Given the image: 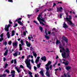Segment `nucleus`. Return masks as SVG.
<instances>
[{
  "label": "nucleus",
  "mask_w": 77,
  "mask_h": 77,
  "mask_svg": "<svg viewBox=\"0 0 77 77\" xmlns=\"http://www.w3.org/2000/svg\"><path fill=\"white\" fill-rule=\"evenodd\" d=\"M64 19L65 20H66L67 21H68L67 23H68L69 25H72V27H74V26H75L74 24V23H72V21L70 20L71 19V16H69V18L68 17H66V18H64Z\"/></svg>",
  "instance_id": "1"
},
{
  "label": "nucleus",
  "mask_w": 77,
  "mask_h": 77,
  "mask_svg": "<svg viewBox=\"0 0 77 77\" xmlns=\"http://www.w3.org/2000/svg\"><path fill=\"white\" fill-rule=\"evenodd\" d=\"M20 42L21 44H20L19 46V50L21 51L23 50V48H22V45H24V41L23 40H21L20 41Z\"/></svg>",
  "instance_id": "2"
},
{
  "label": "nucleus",
  "mask_w": 77,
  "mask_h": 77,
  "mask_svg": "<svg viewBox=\"0 0 77 77\" xmlns=\"http://www.w3.org/2000/svg\"><path fill=\"white\" fill-rule=\"evenodd\" d=\"M11 26V24H8L7 27V25H6L5 27V31H6L7 32H9V28Z\"/></svg>",
  "instance_id": "3"
},
{
  "label": "nucleus",
  "mask_w": 77,
  "mask_h": 77,
  "mask_svg": "<svg viewBox=\"0 0 77 77\" xmlns=\"http://www.w3.org/2000/svg\"><path fill=\"white\" fill-rule=\"evenodd\" d=\"M62 39L65 41L66 43H68V39L65 36H63L62 37Z\"/></svg>",
  "instance_id": "4"
},
{
  "label": "nucleus",
  "mask_w": 77,
  "mask_h": 77,
  "mask_svg": "<svg viewBox=\"0 0 77 77\" xmlns=\"http://www.w3.org/2000/svg\"><path fill=\"white\" fill-rule=\"evenodd\" d=\"M18 45V42H14L13 43V45L14 47H17Z\"/></svg>",
  "instance_id": "5"
},
{
  "label": "nucleus",
  "mask_w": 77,
  "mask_h": 77,
  "mask_svg": "<svg viewBox=\"0 0 77 77\" xmlns=\"http://www.w3.org/2000/svg\"><path fill=\"white\" fill-rule=\"evenodd\" d=\"M41 59L42 60H44V62H46V60H47V58H46V57L45 56L42 57L41 58Z\"/></svg>",
  "instance_id": "6"
},
{
  "label": "nucleus",
  "mask_w": 77,
  "mask_h": 77,
  "mask_svg": "<svg viewBox=\"0 0 77 77\" xmlns=\"http://www.w3.org/2000/svg\"><path fill=\"white\" fill-rule=\"evenodd\" d=\"M26 44L27 47H30L31 44H30V42H29L28 41H27L26 42Z\"/></svg>",
  "instance_id": "7"
},
{
  "label": "nucleus",
  "mask_w": 77,
  "mask_h": 77,
  "mask_svg": "<svg viewBox=\"0 0 77 77\" xmlns=\"http://www.w3.org/2000/svg\"><path fill=\"white\" fill-rule=\"evenodd\" d=\"M63 27L64 28H68V26L65 23V22H64L63 24Z\"/></svg>",
  "instance_id": "8"
},
{
  "label": "nucleus",
  "mask_w": 77,
  "mask_h": 77,
  "mask_svg": "<svg viewBox=\"0 0 77 77\" xmlns=\"http://www.w3.org/2000/svg\"><path fill=\"white\" fill-rule=\"evenodd\" d=\"M18 51H16L14 54H13V55L14 56H15V57L18 56Z\"/></svg>",
  "instance_id": "9"
},
{
  "label": "nucleus",
  "mask_w": 77,
  "mask_h": 77,
  "mask_svg": "<svg viewBox=\"0 0 77 77\" xmlns=\"http://www.w3.org/2000/svg\"><path fill=\"white\" fill-rule=\"evenodd\" d=\"M37 19L38 21H39V20H40V19H41V21H43L45 23H46V22H45V20H44V19H41V18H40V17H39V18L38 17Z\"/></svg>",
  "instance_id": "10"
},
{
  "label": "nucleus",
  "mask_w": 77,
  "mask_h": 77,
  "mask_svg": "<svg viewBox=\"0 0 77 77\" xmlns=\"http://www.w3.org/2000/svg\"><path fill=\"white\" fill-rule=\"evenodd\" d=\"M30 61H31V60L30 59L28 60H26V61H25V62L27 64V63H30Z\"/></svg>",
  "instance_id": "11"
},
{
  "label": "nucleus",
  "mask_w": 77,
  "mask_h": 77,
  "mask_svg": "<svg viewBox=\"0 0 77 77\" xmlns=\"http://www.w3.org/2000/svg\"><path fill=\"white\" fill-rule=\"evenodd\" d=\"M62 10L63 9V8L62 7H60L59 8H57V12H58V11H61V10Z\"/></svg>",
  "instance_id": "12"
},
{
  "label": "nucleus",
  "mask_w": 77,
  "mask_h": 77,
  "mask_svg": "<svg viewBox=\"0 0 77 77\" xmlns=\"http://www.w3.org/2000/svg\"><path fill=\"white\" fill-rule=\"evenodd\" d=\"M65 68L66 70L69 71V69H71V68L70 66H67Z\"/></svg>",
  "instance_id": "13"
},
{
  "label": "nucleus",
  "mask_w": 77,
  "mask_h": 77,
  "mask_svg": "<svg viewBox=\"0 0 77 77\" xmlns=\"http://www.w3.org/2000/svg\"><path fill=\"white\" fill-rule=\"evenodd\" d=\"M17 22L20 26H23V23L21 22V21H17Z\"/></svg>",
  "instance_id": "14"
},
{
  "label": "nucleus",
  "mask_w": 77,
  "mask_h": 77,
  "mask_svg": "<svg viewBox=\"0 0 77 77\" xmlns=\"http://www.w3.org/2000/svg\"><path fill=\"white\" fill-rule=\"evenodd\" d=\"M46 75L48 77H50V74L49 73L48 71H46Z\"/></svg>",
  "instance_id": "15"
},
{
  "label": "nucleus",
  "mask_w": 77,
  "mask_h": 77,
  "mask_svg": "<svg viewBox=\"0 0 77 77\" xmlns=\"http://www.w3.org/2000/svg\"><path fill=\"white\" fill-rule=\"evenodd\" d=\"M15 69H16L18 72L19 73H20V68L18 69V67H15Z\"/></svg>",
  "instance_id": "16"
},
{
  "label": "nucleus",
  "mask_w": 77,
  "mask_h": 77,
  "mask_svg": "<svg viewBox=\"0 0 77 77\" xmlns=\"http://www.w3.org/2000/svg\"><path fill=\"white\" fill-rule=\"evenodd\" d=\"M11 36H14L15 35V31L14 30L12 31L11 32Z\"/></svg>",
  "instance_id": "17"
},
{
  "label": "nucleus",
  "mask_w": 77,
  "mask_h": 77,
  "mask_svg": "<svg viewBox=\"0 0 77 77\" xmlns=\"http://www.w3.org/2000/svg\"><path fill=\"white\" fill-rule=\"evenodd\" d=\"M39 73L41 74L42 76H44V72H43L42 71H40V72H39Z\"/></svg>",
  "instance_id": "18"
},
{
  "label": "nucleus",
  "mask_w": 77,
  "mask_h": 77,
  "mask_svg": "<svg viewBox=\"0 0 77 77\" xmlns=\"http://www.w3.org/2000/svg\"><path fill=\"white\" fill-rule=\"evenodd\" d=\"M66 53H69V52H70V51L69 50V49L68 48L66 49Z\"/></svg>",
  "instance_id": "19"
},
{
  "label": "nucleus",
  "mask_w": 77,
  "mask_h": 77,
  "mask_svg": "<svg viewBox=\"0 0 77 77\" xmlns=\"http://www.w3.org/2000/svg\"><path fill=\"white\" fill-rule=\"evenodd\" d=\"M62 55L63 58H65L66 57V54L62 53Z\"/></svg>",
  "instance_id": "20"
},
{
  "label": "nucleus",
  "mask_w": 77,
  "mask_h": 77,
  "mask_svg": "<svg viewBox=\"0 0 77 77\" xmlns=\"http://www.w3.org/2000/svg\"><path fill=\"white\" fill-rule=\"evenodd\" d=\"M32 53H33V56H35V57H37V54H36V53H35L34 52H33Z\"/></svg>",
  "instance_id": "21"
},
{
  "label": "nucleus",
  "mask_w": 77,
  "mask_h": 77,
  "mask_svg": "<svg viewBox=\"0 0 77 77\" xmlns=\"http://www.w3.org/2000/svg\"><path fill=\"white\" fill-rule=\"evenodd\" d=\"M63 50V54H66V52H65V49L63 47L62 48Z\"/></svg>",
  "instance_id": "22"
},
{
  "label": "nucleus",
  "mask_w": 77,
  "mask_h": 77,
  "mask_svg": "<svg viewBox=\"0 0 77 77\" xmlns=\"http://www.w3.org/2000/svg\"><path fill=\"white\" fill-rule=\"evenodd\" d=\"M57 61L53 65V67L54 68H55V67H56V64H57Z\"/></svg>",
  "instance_id": "23"
},
{
  "label": "nucleus",
  "mask_w": 77,
  "mask_h": 77,
  "mask_svg": "<svg viewBox=\"0 0 77 77\" xmlns=\"http://www.w3.org/2000/svg\"><path fill=\"white\" fill-rule=\"evenodd\" d=\"M22 20V18H19V19H16L15 20L16 22H17H17H18V21H20V20Z\"/></svg>",
  "instance_id": "24"
},
{
  "label": "nucleus",
  "mask_w": 77,
  "mask_h": 77,
  "mask_svg": "<svg viewBox=\"0 0 77 77\" xmlns=\"http://www.w3.org/2000/svg\"><path fill=\"white\" fill-rule=\"evenodd\" d=\"M26 66L28 68V67H29V66H30V63H26Z\"/></svg>",
  "instance_id": "25"
},
{
  "label": "nucleus",
  "mask_w": 77,
  "mask_h": 77,
  "mask_svg": "<svg viewBox=\"0 0 77 77\" xmlns=\"http://www.w3.org/2000/svg\"><path fill=\"white\" fill-rule=\"evenodd\" d=\"M67 75L68 76L67 77H71V75L69 72L67 73Z\"/></svg>",
  "instance_id": "26"
},
{
  "label": "nucleus",
  "mask_w": 77,
  "mask_h": 77,
  "mask_svg": "<svg viewBox=\"0 0 77 77\" xmlns=\"http://www.w3.org/2000/svg\"><path fill=\"white\" fill-rule=\"evenodd\" d=\"M60 42L59 40H57L56 41V44H60Z\"/></svg>",
  "instance_id": "27"
},
{
  "label": "nucleus",
  "mask_w": 77,
  "mask_h": 77,
  "mask_svg": "<svg viewBox=\"0 0 77 77\" xmlns=\"http://www.w3.org/2000/svg\"><path fill=\"white\" fill-rule=\"evenodd\" d=\"M66 57L68 58H69V57H70V56H69V53H67Z\"/></svg>",
  "instance_id": "28"
},
{
  "label": "nucleus",
  "mask_w": 77,
  "mask_h": 77,
  "mask_svg": "<svg viewBox=\"0 0 77 77\" xmlns=\"http://www.w3.org/2000/svg\"><path fill=\"white\" fill-rule=\"evenodd\" d=\"M24 72H25L26 74H27L28 73V71L26 69H23Z\"/></svg>",
  "instance_id": "29"
},
{
  "label": "nucleus",
  "mask_w": 77,
  "mask_h": 77,
  "mask_svg": "<svg viewBox=\"0 0 77 77\" xmlns=\"http://www.w3.org/2000/svg\"><path fill=\"white\" fill-rule=\"evenodd\" d=\"M69 64V62L68 61H66L65 62V65H68Z\"/></svg>",
  "instance_id": "30"
},
{
  "label": "nucleus",
  "mask_w": 77,
  "mask_h": 77,
  "mask_svg": "<svg viewBox=\"0 0 77 77\" xmlns=\"http://www.w3.org/2000/svg\"><path fill=\"white\" fill-rule=\"evenodd\" d=\"M39 29L40 30H41V32H42V30H43V28L41 26H40L39 27Z\"/></svg>",
  "instance_id": "31"
},
{
  "label": "nucleus",
  "mask_w": 77,
  "mask_h": 77,
  "mask_svg": "<svg viewBox=\"0 0 77 77\" xmlns=\"http://www.w3.org/2000/svg\"><path fill=\"white\" fill-rule=\"evenodd\" d=\"M45 36L47 39H50V37H49V36H48L45 35Z\"/></svg>",
  "instance_id": "32"
},
{
  "label": "nucleus",
  "mask_w": 77,
  "mask_h": 77,
  "mask_svg": "<svg viewBox=\"0 0 77 77\" xmlns=\"http://www.w3.org/2000/svg\"><path fill=\"white\" fill-rule=\"evenodd\" d=\"M61 41L63 46H65V42H64L63 41V40H61Z\"/></svg>",
  "instance_id": "33"
},
{
  "label": "nucleus",
  "mask_w": 77,
  "mask_h": 77,
  "mask_svg": "<svg viewBox=\"0 0 77 77\" xmlns=\"http://www.w3.org/2000/svg\"><path fill=\"white\" fill-rule=\"evenodd\" d=\"M4 44H5V46H6V45H7V44H8V43L7 42L5 41L4 42V44H3V45H4Z\"/></svg>",
  "instance_id": "34"
},
{
  "label": "nucleus",
  "mask_w": 77,
  "mask_h": 77,
  "mask_svg": "<svg viewBox=\"0 0 77 77\" xmlns=\"http://www.w3.org/2000/svg\"><path fill=\"white\" fill-rule=\"evenodd\" d=\"M48 65H50L51 63V62L49 61L48 63Z\"/></svg>",
  "instance_id": "35"
},
{
  "label": "nucleus",
  "mask_w": 77,
  "mask_h": 77,
  "mask_svg": "<svg viewBox=\"0 0 77 77\" xmlns=\"http://www.w3.org/2000/svg\"><path fill=\"white\" fill-rule=\"evenodd\" d=\"M11 44H12V41H10L8 42V44L9 45H11Z\"/></svg>",
  "instance_id": "36"
},
{
  "label": "nucleus",
  "mask_w": 77,
  "mask_h": 77,
  "mask_svg": "<svg viewBox=\"0 0 77 77\" xmlns=\"http://www.w3.org/2000/svg\"><path fill=\"white\" fill-rule=\"evenodd\" d=\"M40 66H41V64L40 63L37 65V66L38 68H40Z\"/></svg>",
  "instance_id": "37"
},
{
  "label": "nucleus",
  "mask_w": 77,
  "mask_h": 77,
  "mask_svg": "<svg viewBox=\"0 0 77 77\" xmlns=\"http://www.w3.org/2000/svg\"><path fill=\"white\" fill-rule=\"evenodd\" d=\"M7 66H8V63H5V66L4 67V68H6Z\"/></svg>",
  "instance_id": "38"
},
{
  "label": "nucleus",
  "mask_w": 77,
  "mask_h": 77,
  "mask_svg": "<svg viewBox=\"0 0 77 77\" xmlns=\"http://www.w3.org/2000/svg\"><path fill=\"white\" fill-rule=\"evenodd\" d=\"M45 68L46 69L47 71H48V70L50 69V68L48 67H46Z\"/></svg>",
  "instance_id": "39"
},
{
  "label": "nucleus",
  "mask_w": 77,
  "mask_h": 77,
  "mask_svg": "<svg viewBox=\"0 0 77 77\" xmlns=\"http://www.w3.org/2000/svg\"><path fill=\"white\" fill-rule=\"evenodd\" d=\"M11 74L13 73V74H15V72L14 71V70H13L12 71H11Z\"/></svg>",
  "instance_id": "40"
},
{
  "label": "nucleus",
  "mask_w": 77,
  "mask_h": 77,
  "mask_svg": "<svg viewBox=\"0 0 77 77\" xmlns=\"http://www.w3.org/2000/svg\"><path fill=\"white\" fill-rule=\"evenodd\" d=\"M39 60H38L36 59L35 61V62L37 64V63H38V62H39Z\"/></svg>",
  "instance_id": "41"
},
{
  "label": "nucleus",
  "mask_w": 77,
  "mask_h": 77,
  "mask_svg": "<svg viewBox=\"0 0 77 77\" xmlns=\"http://www.w3.org/2000/svg\"><path fill=\"white\" fill-rule=\"evenodd\" d=\"M7 60H6V58H5V57H3V61L4 62H5V61H7Z\"/></svg>",
  "instance_id": "42"
},
{
  "label": "nucleus",
  "mask_w": 77,
  "mask_h": 77,
  "mask_svg": "<svg viewBox=\"0 0 77 77\" xmlns=\"http://www.w3.org/2000/svg\"><path fill=\"white\" fill-rule=\"evenodd\" d=\"M14 64H16V63H17V59H15L14 60Z\"/></svg>",
  "instance_id": "43"
},
{
  "label": "nucleus",
  "mask_w": 77,
  "mask_h": 77,
  "mask_svg": "<svg viewBox=\"0 0 77 77\" xmlns=\"http://www.w3.org/2000/svg\"><path fill=\"white\" fill-rule=\"evenodd\" d=\"M10 53H12V52L13 51H14V49H12V50H10Z\"/></svg>",
  "instance_id": "44"
},
{
  "label": "nucleus",
  "mask_w": 77,
  "mask_h": 77,
  "mask_svg": "<svg viewBox=\"0 0 77 77\" xmlns=\"http://www.w3.org/2000/svg\"><path fill=\"white\" fill-rule=\"evenodd\" d=\"M34 70H35V71H36L37 70V67L35 66H34Z\"/></svg>",
  "instance_id": "45"
},
{
  "label": "nucleus",
  "mask_w": 77,
  "mask_h": 77,
  "mask_svg": "<svg viewBox=\"0 0 77 77\" xmlns=\"http://www.w3.org/2000/svg\"><path fill=\"white\" fill-rule=\"evenodd\" d=\"M29 57L28 56H27L26 59L25 61H26V60H29Z\"/></svg>",
  "instance_id": "46"
},
{
  "label": "nucleus",
  "mask_w": 77,
  "mask_h": 77,
  "mask_svg": "<svg viewBox=\"0 0 77 77\" xmlns=\"http://www.w3.org/2000/svg\"><path fill=\"white\" fill-rule=\"evenodd\" d=\"M3 38H0V42H2V41H3Z\"/></svg>",
  "instance_id": "47"
},
{
  "label": "nucleus",
  "mask_w": 77,
  "mask_h": 77,
  "mask_svg": "<svg viewBox=\"0 0 77 77\" xmlns=\"http://www.w3.org/2000/svg\"><path fill=\"white\" fill-rule=\"evenodd\" d=\"M23 35L26 36V32H23Z\"/></svg>",
  "instance_id": "48"
},
{
  "label": "nucleus",
  "mask_w": 77,
  "mask_h": 77,
  "mask_svg": "<svg viewBox=\"0 0 77 77\" xmlns=\"http://www.w3.org/2000/svg\"><path fill=\"white\" fill-rule=\"evenodd\" d=\"M29 74L30 75H32V73L30 71H29Z\"/></svg>",
  "instance_id": "49"
},
{
  "label": "nucleus",
  "mask_w": 77,
  "mask_h": 77,
  "mask_svg": "<svg viewBox=\"0 0 77 77\" xmlns=\"http://www.w3.org/2000/svg\"><path fill=\"white\" fill-rule=\"evenodd\" d=\"M0 36L1 38H3V33H2L0 35Z\"/></svg>",
  "instance_id": "50"
},
{
  "label": "nucleus",
  "mask_w": 77,
  "mask_h": 77,
  "mask_svg": "<svg viewBox=\"0 0 77 77\" xmlns=\"http://www.w3.org/2000/svg\"><path fill=\"white\" fill-rule=\"evenodd\" d=\"M18 26V24L16 23L15 24V26H13V27H17Z\"/></svg>",
  "instance_id": "51"
},
{
  "label": "nucleus",
  "mask_w": 77,
  "mask_h": 77,
  "mask_svg": "<svg viewBox=\"0 0 77 77\" xmlns=\"http://www.w3.org/2000/svg\"><path fill=\"white\" fill-rule=\"evenodd\" d=\"M8 54L7 53H6V52L4 53V56H6L7 55V54Z\"/></svg>",
  "instance_id": "52"
},
{
  "label": "nucleus",
  "mask_w": 77,
  "mask_h": 77,
  "mask_svg": "<svg viewBox=\"0 0 77 77\" xmlns=\"http://www.w3.org/2000/svg\"><path fill=\"white\" fill-rule=\"evenodd\" d=\"M20 68H24V66H23L21 65L20 66Z\"/></svg>",
  "instance_id": "53"
},
{
  "label": "nucleus",
  "mask_w": 77,
  "mask_h": 77,
  "mask_svg": "<svg viewBox=\"0 0 77 77\" xmlns=\"http://www.w3.org/2000/svg\"><path fill=\"white\" fill-rule=\"evenodd\" d=\"M6 72H7V73H9V70L6 69Z\"/></svg>",
  "instance_id": "54"
},
{
  "label": "nucleus",
  "mask_w": 77,
  "mask_h": 77,
  "mask_svg": "<svg viewBox=\"0 0 77 77\" xmlns=\"http://www.w3.org/2000/svg\"><path fill=\"white\" fill-rule=\"evenodd\" d=\"M8 2H11V3H13V1L12 0H8Z\"/></svg>",
  "instance_id": "55"
},
{
  "label": "nucleus",
  "mask_w": 77,
  "mask_h": 77,
  "mask_svg": "<svg viewBox=\"0 0 77 77\" xmlns=\"http://www.w3.org/2000/svg\"><path fill=\"white\" fill-rule=\"evenodd\" d=\"M11 75H12V77H15V73H13V74H11Z\"/></svg>",
  "instance_id": "56"
},
{
  "label": "nucleus",
  "mask_w": 77,
  "mask_h": 77,
  "mask_svg": "<svg viewBox=\"0 0 77 77\" xmlns=\"http://www.w3.org/2000/svg\"><path fill=\"white\" fill-rule=\"evenodd\" d=\"M9 23L10 24H12L13 23L11 21H9Z\"/></svg>",
  "instance_id": "57"
},
{
  "label": "nucleus",
  "mask_w": 77,
  "mask_h": 77,
  "mask_svg": "<svg viewBox=\"0 0 77 77\" xmlns=\"http://www.w3.org/2000/svg\"><path fill=\"white\" fill-rule=\"evenodd\" d=\"M31 63H34V61H33V59H32L31 60Z\"/></svg>",
  "instance_id": "58"
},
{
  "label": "nucleus",
  "mask_w": 77,
  "mask_h": 77,
  "mask_svg": "<svg viewBox=\"0 0 77 77\" xmlns=\"http://www.w3.org/2000/svg\"><path fill=\"white\" fill-rule=\"evenodd\" d=\"M56 3H54L53 4V7H54V6H56Z\"/></svg>",
  "instance_id": "59"
},
{
  "label": "nucleus",
  "mask_w": 77,
  "mask_h": 77,
  "mask_svg": "<svg viewBox=\"0 0 77 77\" xmlns=\"http://www.w3.org/2000/svg\"><path fill=\"white\" fill-rule=\"evenodd\" d=\"M33 22H34V23H36V24H38V23H37V22L36 21L34 20V21H33Z\"/></svg>",
  "instance_id": "60"
},
{
  "label": "nucleus",
  "mask_w": 77,
  "mask_h": 77,
  "mask_svg": "<svg viewBox=\"0 0 77 77\" xmlns=\"http://www.w3.org/2000/svg\"><path fill=\"white\" fill-rule=\"evenodd\" d=\"M59 3H60V4H62V2H58L57 3V4H59Z\"/></svg>",
  "instance_id": "61"
},
{
  "label": "nucleus",
  "mask_w": 77,
  "mask_h": 77,
  "mask_svg": "<svg viewBox=\"0 0 77 77\" xmlns=\"http://www.w3.org/2000/svg\"><path fill=\"white\" fill-rule=\"evenodd\" d=\"M43 20H47V17H45L43 18Z\"/></svg>",
  "instance_id": "62"
},
{
  "label": "nucleus",
  "mask_w": 77,
  "mask_h": 77,
  "mask_svg": "<svg viewBox=\"0 0 77 77\" xmlns=\"http://www.w3.org/2000/svg\"><path fill=\"white\" fill-rule=\"evenodd\" d=\"M40 58V57H38L37 58V60H39V59Z\"/></svg>",
  "instance_id": "63"
},
{
  "label": "nucleus",
  "mask_w": 77,
  "mask_h": 77,
  "mask_svg": "<svg viewBox=\"0 0 77 77\" xmlns=\"http://www.w3.org/2000/svg\"><path fill=\"white\" fill-rule=\"evenodd\" d=\"M7 35H10V34H9V32H8L7 33Z\"/></svg>",
  "instance_id": "64"
}]
</instances>
